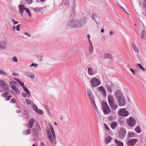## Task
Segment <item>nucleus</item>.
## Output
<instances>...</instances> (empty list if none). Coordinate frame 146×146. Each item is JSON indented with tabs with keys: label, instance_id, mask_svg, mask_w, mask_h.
<instances>
[{
	"label": "nucleus",
	"instance_id": "2",
	"mask_svg": "<svg viewBox=\"0 0 146 146\" xmlns=\"http://www.w3.org/2000/svg\"><path fill=\"white\" fill-rule=\"evenodd\" d=\"M102 107L104 114H107L111 112V109L106 102H102Z\"/></svg>",
	"mask_w": 146,
	"mask_h": 146
},
{
	"label": "nucleus",
	"instance_id": "17",
	"mask_svg": "<svg viewBox=\"0 0 146 146\" xmlns=\"http://www.w3.org/2000/svg\"><path fill=\"white\" fill-rule=\"evenodd\" d=\"M49 126L52 134V136L54 138V139H53V141H54V140L56 139V137L55 136V133L54 132V129L53 128L52 126L51 125H50Z\"/></svg>",
	"mask_w": 146,
	"mask_h": 146
},
{
	"label": "nucleus",
	"instance_id": "37",
	"mask_svg": "<svg viewBox=\"0 0 146 146\" xmlns=\"http://www.w3.org/2000/svg\"><path fill=\"white\" fill-rule=\"evenodd\" d=\"M31 130L30 129H27L24 131H23V134L25 135L29 134L31 133Z\"/></svg>",
	"mask_w": 146,
	"mask_h": 146
},
{
	"label": "nucleus",
	"instance_id": "27",
	"mask_svg": "<svg viewBox=\"0 0 146 146\" xmlns=\"http://www.w3.org/2000/svg\"><path fill=\"white\" fill-rule=\"evenodd\" d=\"M140 5L142 6L143 10H145L146 9V0H144L142 4L140 3Z\"/></svg>",
	"mask_w": 146,
	"mask_h": 146
},
{
	"label": "nucleus",
	"instance_id": "49",
	"mask_svg": "<svg viewBox=\"0 0 146 146\" xmlns=\"http://www.w3.org/2000/svg\"><path fill=\"white\" fill-rule=\"evenodd\" d=\"M38 64L36 63H32L29 66L30 67H32L33 66H34L35 68H36L38 66Z\"/></svg>",
	"mask_w": 146,
	"mask_h": 146
},
{
	"label": "nucleus",
	"instance_id": "23",
	"mask_svg": "<svg viewBox=\"0 0 146 146\" xmlns=\"http://www.w3.org/2000/svg\"><path fill=\"white\" fill-rule=\"evenodd\" d=\"M88 73L89 75L92 76L94 74V73L93 71V69L89 67L88 69Z\"/></svg>",
	"mask_w": 146,
	"mask_h": 146
},
{
	"label": "nucleus",
	"instance_id": "35",
	"mask_svg": "<svg viewBox=\"0 0 146 146\" xmlns=\"http://www.w3.org/2000/svg\"><path fill=\"white\" fill-rule=\"evenodd\" d=\"M135 131L137 133H140L141 132L140 128L139 126H137L135 129Z\"/></svg>",
	"mask_w": 146,
	"mask_h": 146
},
{
	"label": "nucleus",
	"instance_id": "53",
	"mask_svg": "<svg viewBox=\"0 0 146 146\" xmlns=\"http://www.w3.org/2000/svg\"><path fill=\"white\" fill-rule=\"evenodd\" d=\"M37 58H38V59L39 60L40 62H41L42 61V56H41L40 55L38 56L37 57Z\"/></svg>",
	"mask_w": 146,
	"mask_h": 146
},
{
	"label": "nucleus",
	"instance_id": "5",
	"mask_svg": "<svg viewBox=\"0 0 146 146\" xmlns=\"http://www.w3.org/2000/svg\"><path fill=\"white\" fill-rule=\"evenodd\" d=\"M127 123L129 127H133L135 125L136 121L132 117H130L129 119H127Z\"/></svg>",
	"mask_w": 146,
	"mask_h": 146
},
{
	"label": "nucleus",
	"instance_id": "59",
	"mask_svg": "<svg viewBox=\"0 0 146 146\" xmlns=\"http://www.w3.org/2000/svg\"><path fill=\"white\" fill-rule=\"evenodd\" d=\"M27 3L29 4H31L33 2V0H26Z\"/></svg>",
	"mask_w": 146,
	"mask_h": 146
},
{
	"label": "nucleus",
	"instance_id": "32",
	"mask_svg": "<svg viewBox=\"0 0 146 146\" xmlns=\"http://www.w3.org/2000/svg\"><path fill=\"white\" fill-rule=\"evenodd\" d=\"M10 86L11 88L13 89L16 93H17L18 92L19 93V90L14 85H10Z\"/></svg>",
	"mask_w": 146,
	"mask_h": 146
},
{
	"label": "nucleus",
	"instance_id": "51",
	"mask_svg": "<svg viewBox=\"0 0 146 146\" xmlns=\"http://www.w3.org/2000/svg\"><path fill=\"white\" fill-rule=\"evenodd\" d=\"M137 65L143 71H145V69L140 64H137Z\"/></svg>",
	"mask_w": 146,
	"mask_h": 146
},
{
	"label": "nucleus",
	"instance_id": "50",
	"mask_svg": "<svg viewBox=\"0 0 146 146\" xmlns=\"http://www.w3.org/2000/svg\"><path fill=\"white\" fill-rule=\"evenodd\" d=\"M93 50V47L92 45H90L89 47V52H91Z\"/></svg>",
	"mask_w": 146,
	"mask_h": 146
},
{
	"label": "nucleus",
	"instance_id": "61",
	"mask_svg": "<svg viewBox=\"0 0 146 146\" xmlns=\"http://www.w3.org/2000/svg\"><path fill=\"white\" fill-rule=\"evenodd\" d=\"M72 5V6L73 7V9H75V0H73Z\"/></svg>",
	"mask_w": 146,
	"mask_h": 146
},
{
	"label": "nucleus",
	"instance_id": "38",
	"mask_svg": "<svg viewBox=\"0 0 146 146\" xmlns=\"http://www.w3.org/2000/svg\"><path fill=\"white\" fill-rule=\"evenodd\" d=\"M32 108L35 111L36 113L38 112V109L37 106L34 104L32 106Z\"/></svg>",
	"mask_w": 146,
	"mask_h": 146
},
{
	"label": "nucleus",
	"instance_id": "3",
	"mask_svg": "<svg viewBox=\"0 0 146 146\" xmlns=\"http://www.w3.org/2000/svg\"><path fill=\"white\" fill-rule=\"evenodd\" d=\"M100 83L99 80L96 78H92L91 80V84L92 88L96 87L100 84Z\"/></svg>",
	"mask_w": 146,
	"mask_h": 146
},
{
	"label": "nucleus",
	"instance_id": "29",
	"mask_svg": "<svg viewBox=\"0 0 146 146\" xmlns=\"http://www.w3.org/2000/svg\"><path fill=\"white\" fill-rule=\"evenodd\" d=\"M14 80L16 81L23 87L24 86V84L23 82H21V80L18 78H14Z\"/></svg>",
	"mask_w": 146,
	"mask_h": 146
},
{
	"label": "nucleus",
	"instance_id": "40",
	"mask_svg": "<svg viewBox=\"0 0 146 146\" xmlns=\"http://www.w3.org/2000/svg\"><path fill=\"white\" fill-rule=\"evenodd\" d=\"M9 94L8 92H7L2 94L1 96L2 97L5 98L7 97L9 95Z\"/></svg>",
	"mask_w": 146,
	"mask_h": 146
},
{
	"label": "nucleus",
	"instance_id": "26",
	"mask_svg": "<svg viewBox=\"0 0 146 146\" xmlns=\"http://www.w3.org/2000/svg\"><path fill=\"white\" fill-rule=\"evenodd\" d=\"M124 119L122 117H121L118 119V123L121 126L123 125L124 124Z\"/></svg>",
	"mask_w": 146,
	"mask_h": 146
},
{
	"label": "nucleus",
	"instance_id": "33",
	"mask_svg": "<svg viewBox=\"0 0 146 146\" xmlns=\"http://www.w3.org/2000/svg\"><path fill=\"white\" fill-rule=\"evenodd\" d=\"M115 141L118 146H123V143L122 142L118 141L116 139L115 140Z\"/></svg>",
	"mask_w": 146,
	"mask_h": 146
},
{
	"label": "nucleus",
	"instance_id": "44",
	"mask_svg": "<svg viewBox=\"0 0 146 146\" xmlns=\"http://www.w3.org/2000/svg\"><path fill=\"white\" fill-rule=\"evenodd\" d=\"M23 114L25 118L28 117L29 115L28 112L26 111H24Z\"/></svg>",
	"mask_w": 146,
	"mask_h": 146
},
{
	"label": "nucleus",
	"instance_id": "22",
	"mask_svg": "<svg viewBox=\"0 0 146 146\" xmlns=\"http://www.w3.org/2000/svg\"><path fill=\"white\" fill-rule=\"evenodd\" d=\"M25 74L27 76L31 78H35V75L30 72H26L25 73Z\"/></svg>",
	"mask_w": 146,
	"mask_h": 146
},
{
	"label": "nucleus",
	"instance_id": "48",
	"mask_svg": "<svg viewBox=\"0 0 146 146\" xmlns=\"http://www.w3.org/2000/svg\"><path fill=\"white\" fill-rule=\"evenodd\" d=\"M5 82L3 80H0V85L1 86H5Z\"/></svg>",
	"mask_w": 146,
	"mask_h": 146
},
{
	"label": "nucleus",
	"instance_id": "60",
	"mask_svg": "<svg viewBox=\"0 0 146 146\" xmlns=\"http://www.w3.org/2000/svg\"><path fill=\"white\" fill-rule=\"evenodd\" d=\"M11 98V96L9 95V96H7V97L5 98V100L6 101H8L10 100V99Z\"/></svg>",
	"mask_w": 146,
	"mask_h": 146
},
{
	"label": "nucleus",
	"instance_id": "57",
	"mask_svg": "<svg viewBox=\"0 0 146 146\" xmlns=\"http://www.w3.org/2000/svg\"><path fill=\"white\" fill-rule=\"evenodd\" d=\"M98 90L100 91H102L104 89V87L102 86H101L98 88Z\"/></svg>",
	"mask_w": 146,
	"mask_h": 146
},
{
	"label": "nucleus",
	"instance_id": "7",
	"mask_svg": "<svg viewBox=\"0 0 146 146\" xmlns=\"http://www.w3.org/2000/svg\"><path fill=\"white\" fill-rule=\"evenodd\" d=\"M137 139H128L127 140V144L128 146H134L138 141Z\"/></svg>",
	"mask_w": 146,
	"mask_h": 146
},
{
	"label": "nucleus",
	"instance_id": "55",
	"mask_svg": "<svg viewBox=\"0 0 146 146\" xmlns=\"http://www.w3.org/2000/svg\"><path fill=\"white\" fill-rule=\"evenodd\" d=\"M25 102L28 105H29L31 103V101L28 99H26Z\"/></svg>",
	"mask_w": 146,
	"mask_h": 146
},
{
	"label": "nucleus",
	"instance_id": "14",
	"mask_svg": "<svg viewBox=\"0 0 146 146\" xmlns=\"http://www.w3.org/2000/svg\"><path fill=\"white\" fill-rule=\"evenodd\" d=\"M103 57L104 58V59H112L113 58V56L111 54L108 53L104 54V55Z\"/></svg>",
	"mask_w": 146,
	"mask_h": 146
},
{
	"label": "nucleus",
	"instance_id": "25",
	"mask_svg": "<svg viewBox=\"0 0 146 146\" xmlns=\"http://www.w3.org/2000/svg\"><path fill=\"white\" fill-rule=\"evenodd\" d=\"M48 136V138L50 141L52 143H53V139L52 136L51 132L50 131H48V132H47Z\"/></svg>",
	"mask_w": 146,
	"mask_h": 146
},
{
	"label": "nucleus",
	"instance_id": "58",
	"mask_svg": "<svg viewBox=\"0 0 146 146\" xmlns=\"http://www.w3.org/2000/svg\"><path fill=\"white\" fill-rule=\"evenodd\" d=\"M37 114L39 115L40 114H43V112L40 109H39V110H38V112L37 113H36Z\"/></svg>",
	"mask_w": 146,
	"mask_h": 146
},
{
	"label": "nucleus",
	"instance_id": "15",
	"mask_svg": "<svg viewBox=\"0 0 146 146\" xmlns=\"http://www.w3.org/2000/svg\"><path fill=\"white\" fill-rule=\"evenodd\" d=\"M34 121L33 119H30L29 121V124L27 125V127L30 129L32 128L34 124Z\"/></svg>",
	"mask_w": 146,
	"mask_h": 146
},
{
	"label": "nucleus",
	"instance_id": "12",
	"mask_svg": "<svg viewBox=\"0 0 146 146\" xmlns=\"http://www.w3.org/2000/svg\"><path fill=\"white\" fill-rule=\"evenodd\" d=\"M66 56H63L62 55H60L59 56L60 59L62 60H64L66 61L70 60H72L71 56L68 57H65Z\"/></svg>",
	"mask_w": 146,
	"mask_h": 146
},
{
	"label": "nucleus",
	"instance_id": "4",
	"mask_svg": "<svg viewBox=\"0 0 146 146\" xmlns=\"http://www.w3.org/2000/svg\"><path fill=\"white\" fill-rule=\"evenodd\" d=\"M117 113L119 115L124 117H126L129 114L128 112L126 111L125 108L120 109L118 111Z\"/></svg>",
	"mask_w": 146,
	"mask_h": 146
},
{
	"label": "nucleus",
	"instance_id": "21",
	"mask_svg": "<svg viewBox=\"0 0 146 146\" xmlns=\"http://www.w3.org/2000/svg\"><path fill=\"white\" fill-rule=\"evenodd\" d=\"M136 134L133 132L128 133L127 135V137L128 138L135 137Z\"/></svg>",
	"mask_w": 146,
	"mask_h": 146
},
{
	"label": "nucleus",
	"instance_id": "28",
	"mask_svg": "<svg viewBox=\"0 0 146 146\" xmlns=\"http://www.w3.org/2000/svg\"><path fill=\"white\" fill-rule=\"evenodd\" d=\"M131 46L134 50L137 52H139V51L137 47L134 43H132L131 44Z\"/></svg>",
	"mask_w": 146,
	"mask_h": 146
},
{
	"label": "nucleus",
	"instance_id": "9",
	"mask_svg": "<svg viewBox=\"0 0 146 146\" xmlns=\"http://www.w3.org/2000/svg\"><path fill=\"white\" fill-rule=\"evenodd\" d=\"M126 130L123 128H121L120 129L119 136L121 138H123L126 134Z\"/></svg>",
	"mask_w": 146,
	"mask_h": 146
},
{
	"label": "nucleus",
	"instance_id": "11",
	"mask_svg": "<svg viewBox=\"0 0 146 146\" xmlns=\"http://www.w3.org/2000/svg\"><path fill=\"white\" fill-rule=\"evenodd\" d=\"M87 93L88 95V97L90 101H94V95L91 91L89 89H87Z\"/></svg>",
	"mask_w": 146,
	"mask_h": 146
},
{
	"label": "nucleus",
	"instance_id": "45",
	"mask_svg": "<svg viewBox=\"0 0 146 146\" xmlns=\"http://www.w3.org/2000/svg\"><path fill=\"white\" fill-rule=\"evenodd\" d=\"M74 9H73V10L72 11L71 14H70V16L72 17H73L74 16L75 14V12Z\"/></svg>",
	"mask_w": 146,
	"mask_h": 146
},
{
	"label": "nucleus",
	"instance_id": "10",
	"mask_svg": "<svg viewBox=\"0 0 146 146\" xmlns=\"http://www.w3.org/2000/svg\"><path fill=\"white\" fill-rule=\"evenodd\" d=\"M115 96L117 99L118 100L124 97L123 95L119 90H117L115 92Z\"/></svg>",
	"mask_w": 146,
	"mask_h": 146
},
{
	"label": "nucleus",
	"instance_id": "62",
	"mask_svg": "<svg viewBox=\"0 0 146 146\" xmlns=\"http://www.w3.org/2000/svg\"><path fill=\"white\" fill-rule=\"evenodd\" d=\"M117 5L118 6H119L120 7V8L122 9L125 12L127 13V12H126L125 11V10L119 4H117Z\"/></svg>",
	"mask_w": 146,
	"mask_h": 146
},
{
	"label": "nucleus",
	"instance_id": "63",
	"mask_svg": "<svg viewBox=\"0 0 146 146\" xmlns=\"http://www.w3.org/2000/svg\"><path fill=\"white\" fill-rule=\"evenodd\" d=\"M101 92L103 93V95L106 96V92L105 89H104L102 91H101Z\"/></svg>",
	"mask_w": 146,
	"mask_h": 146
},
{
	"label": "nucleus",
	"instance_id": "36",
	"mask_svg": "<svg viewBox=\"0 0 146 146\" xmlns=\"http://www.w3.org/2000/svg\"><path fill=\"white\" fill-rule=\"evenodd\" d=\"M33 131L34 135V136H36L38 137L39 135V133L37 132V130L35 129H33Z\"/></svg>",
	"mask_w": 146,
	"mask_h": 146
},
{
	"label": "nucleus",
	"instance_id": "13",
	"mask_svg": "<svg viewBox=\"0 0 146 146\" xmlns=\"http://www.w3.org/2000/svg\"><path fill=\"white\" fill-rule=\"evenodd\" d=\"M119 105L120 106H123L125 104V102L124 97L118 100Z\"/></svg>",
	"mask_w": 146,
	"mask_h": 146
},
{
	"label": "nucleus",
	"instance_id": "43",
	"mask_svg": "<svg viewBox=\"0 0 146 146\" xmlns=\"http://www.w3.org/2000/svg\"><path fill=\"white\" fill-rule=\"evenodd\" d=\"M91 17L93 20H94L95 22L97 23V22L96 21V20L95 19V18L97 17V16L95 14H93L91 15Z\"/></svg>",
	"mask_w": 146,
	"mask_h": 146
},
{
	"label": "nucleus",
	"instance_id": "20",
	"mask_svg": "<svg viewBox=\"0 0 146 146\" xmlns=\"http://www.w3.org/2000/svg\"><path fill=\"white\" fill-rule=\"evenodd\" d=\"M108 99L109 104L114 102V99L111 95H109L108 97Z\"/></svg>",
	"mask_w": 146,
	"mask_h": 146
},
{
	"label": "nucleus",
	"instance_id": "19",
	"mask_svg": "<svg viewBox=\"0 0 146 146\" xmlns=\"http://www.w3.org/2000/svg\"><path fill=\"white\" fill-rule=\"evenodd\" d=\"M111 139L112 138L110 136H107L105 138V142L106 144H108L111 141Z\"/></svg>",
	"mask_w": 146,
	"mask_h": 146
},
{
	"label": "nucleus",
	"instance_id": "16",
	"mask_svg": "<svg viewBox=\"0 0 146 146\" xmlns=\"http://www.w3.org/2000/svg\"><path fill=\"white\" fill-rule=\"evenodd\" d=\"M109 104L111 108L113 110H115L118 107V105L115 104V102Z\"/></svg>",
	"mask_w": 146,
	"mask_h": 146
},
{
	"label": "nucleus",
	"instance_id": "52",
	"mask_svg": "<svg viewBox=\"0 0 146 146\" xmlns=\"http://www.w3.org/2000/svg\"><path fill=\"white\" fill-rule=\"evenodd\" d=\"M21 26V25L20 24H19V25H18L16 26V30L18 31H19L20 30V26Z\"/></svg>",
	"mask_w": 146,
	"mask_h": 146
},
{
	"label": "nucleus",
	"instance_id": "46",
	"mask_svg": "<svg viewBox=\"0 0 146 146\" xmlns=\"http://www.w3.org/2000/svg\"><path fill=\"white\" fill-rule=\"evenodd\" d=\"M0 74L6 75L7 74V73L3 71L2 69H0Z\"/></svg>",
	"mask_w": 146,
	"mask_h": 146
},
{
	"label": "nucleus",
	"instance_id": "1",
	"mask_svg": "<svg viewBox=\"0 0 146 146\" xmlns=\"http://www.w3.org/2000/svg\"><path fill=\"white\" fill-rule=\"evenodd\" d=\"M84 21L76 19L69 21L68 23V25L71 28H80L82 27L85 23Z\"/></svg>",
	"mask_w": 146,
	"mask_h": 146
},
{
	"label": "nucleus",
	"instance_id": "31",
	"mask_svg": "<svg viewBox=\"0 0 146 146\" xmlns=\"http://www.w3.org/2000/svg\"><path fill=\"white\" fill-rule=\"evenodd\" d=\"M23 88L25 92L30 96H31V94L29 89L25 86H23Z\"/></svg>",
	"mask_w": 146,
	"mask_h": 146
},
{
	"label": "nucleus",
	"instance_id": "8",
	"mask_svg": "<svg viewBox=\"0 0 146 146\" xmlns=\"http://www.w3.org/2000/svg\"><path fill=\"white\" fill-rule=\"evenodd\" d=\"M7 46V42L4 40L0 41V51L3 50L6 48Z\"/></svg>",
	"mask_w": 146,
	"mask_h": 146
},
{
	"label": "nucleus",
	"instance_id": "30",
	"mask_svg": "<svg viewBox=\"0 0 146 146\" xmlns=\"http://www.w3.org/2000/svg\"><path fill=\"white\" fill-rule=\"evenodd\" d=\"M5 86H3V88L4 89V91L5 92H8L9 90V86L8 85H7L5 82V84H4Z\"/></svg>",
	"mask_w": 146,
	"mask_h": 146
},
{
	"label": "nucleus",
	"instance_id": "41",
	"mask_svg": "<svg viewBox=\"0 0 146 146\" xmlns=\"http://www.w3.org/2000/svg\"><path fill=\"white\" fill-rule=\"evenodd\" d=\"M91 103L92 104H93V106L94 108V109L96 110H98V109L97 108V107L96 106V104L95 102V100H94V101H91Z\"/></svg>",
	"mask_w": 146,
	"mask_h": 146
},
{
	"label": "nucleus",
	"instance_id": "6",
	"mask_svg": "<svg viewBox=\"0 0 146 146\" xmlns=\"http://www.w3.org/2000/svg\"><path fill=\"white\" fill-rule=\"evenodd\" d=\"M106 89L110 93H111V89L113 88V87L114 86V85L112 84L111 81H108L106 83Z\"/></svg>",
	"mask_w": 146,
	"mask_h": 146
},
{
	"label": "nucleus",
	"instance_id": "47",
	"mask_svg": "<svg viewBox=\"0 0 146 146\" xmlns=\"http://www.w3.org/2000/svg\"><path fill=\"white\" fill-rule=\"evenodd\" d=\"M25 10L28 14L29 16V17H31V14L29 9L26 8V9H25Z\"/></svg>",
	"mask_w": 146,
	"mask_h": 146
},
{
	"label": "nucleus",
	"instance_id": "64",
	"mask_svg": "<svg viewBox=\"0 0 146 146\" xmlns=\"http://www.w3.org/2000/svg\"><path fill=\"white\" fill-rule=\"evenodd\" d=\"M12 59L13 61L15 62H17L18 61V60L16 57H14L12 58Z\"/></svg>",
	"mask_w": 146,
	"mask_h": 146
},
{
	"label": "nucleus",
	"instance_id": "18",
	"mask_svg": "<svg viewBox=\"0 0 146 146\" xmlns=\"http://www.w3.org/2000/svg\"><path fill=\"white\" fill-rule=\"evenodd\" d=\"M19 8L20 14L21 15H22L23 11L26 8L25 7L24 5H21L19 7Z\"/></svg>",
	"mask_w": 146,
	"mask_h": 146
},
{
	"label": "nucleus",
	"instance_id": "24",
	"mask_svg": "<svg viewBox=\"0 0 146 146\" xmlns=\"http://www.w3.org/2000/svg\"><path fill=\"white\" fill-rule=\"evenodd\" d=\"M44 8V7H36L33 8V10L35 12L38 11L40 13H41L42 10Z\"/></svg>",
	"mask_w": 146,
	"mask_h": 146
},
{
	"label": "nucleus",
	"instance_id": "39",
	"mask_svg": "<svg viewBox=\"0 0 146 146\" xmlns=\"http://www.w3.org/2000/svg\"><path fill=\"white\" fill-rule=\"evenodd\" d=\"M146 33L145 31L143 30L141 32V39H143L144 38V36L146 35Z\"/></svg>",
	"mask_w": 146,
	"mask_h": 146
},
{
	"label": "nucleus",
	"instance_id": "42",
	"mask_svg": "<svg viewBox=\"0 0 146 146\" xmlns=\"http://www.w3.org/2000/svg\"><path fill=\"white\" fill-rule=\"evenodd\" d=\"M44 108H45V109H46V111L47 112L48 114L49 115H50V112L49 109L47 107V106L45 105H44Z\"/></svg>",
	"mask_w": 146,
	"mask_h": 146
},
{
	"label": "nucleus",
	"instance_id": "56",
	"mask_svg": "<svg viewBox=\"0 0 146 146\" xmlns=\"http://www.w3.org/2000/svg\"><path fill=\"white\" fill-rule=\"evenodd\" d=\"M10 102L11 103H16V100L15 98H13L11 100Z\"/></svg>",
	"mask_w": 146,
	"mask_h": 146
},
{
	"label": "nucleus",
	"instance_id": "54",
	"mask_svg": "<svg viewBox=\"0 0 146 146\" xmlns=\"http://www.w3.org/2000/svg\"><path fill=\"white\" fill-rule=\"evenodd\" d=\"M104 127L106 130L108 131L110 130V129L108 125L105 123L104 124Z\"/></svg>",
	"mask_w": 146,
	"mask_h": 146
},
{
	"label": "nucleus",
	"instance_id": "34",
	"mask_svg": "<svg viewBox=\"0 0 146 146\" xmlns=\"http://www.w3.org/2000/svg\"><path fill=\"white\" fill-rule=\"evenodd\" d=\"M117 125V123L116 122H114L112 123L111 124V127L113 129H115V127Z\"/></svg>",
	"mask_w": 146,
	"mask_h": 146
}]
</instances>
